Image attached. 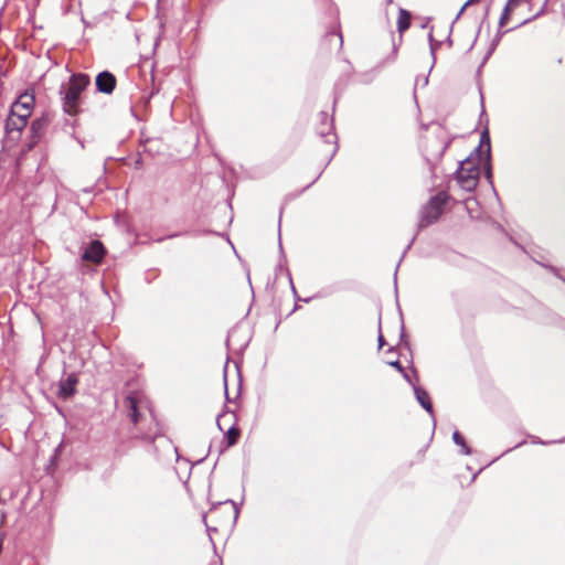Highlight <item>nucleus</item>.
Wrapping results in <instances>:
<instances>
[{
    "mask_svg": "<svg viewBox=\"0 0 565 565\" xmlns=\"http://www.w3.org/2000/svg\"><path fill=\"white\" fill-rule=\"evenodd\" d=\"M90 78L87 74L77 73L70 77L68 85H62L60 94L62 95L63 109L66 114L74 116L79 111L81 94L89 85Z\"/></svg>",
    "mask_w": 565,
    "mask_h": 565,
    "instance_id": "nucleus-1",
    "label": "nucleus"
},
{
    "mask_svg": "<svg viewBox=\"0 0 565 565\" xmlns=\"http://www.w3.org/2000/svg\"><path fill=\"white\" fill-rule=\"evenodd\" d=\"M448 196L445 192H439L431 196L419 212L418 228L422 230L438 221L444 212Z\"/></svg>",
    "mask_w": 565,
    "mask_h": 565,
    "instance_id": "nucleus-2",
    "label": "nucleus"
},
{
    "mask_svg": "<svg viewBox=\"0 0 565 565\" xmlns=\"http://www.w3.org/2000/svg\"><path fill=\"white\" fill-rule=\"evenodd\" d=\"M479 174L480 169L478 164L469 157L460 162L456 171V179L462 190L471 192L478 185Z\"/></svg>",
    "mask_w": 565,
    "mask_h": 565,
    "instance_id": "nucleus-3",
    "label": "nucleus"
},
{
    "mask_svg": "<svg viewBox=\"0 0 565 565\" xmlns=\"http://www.w3.org/2000/svg\"><path fill=\"white\" fill-rule=\"evenodd\" d=\"M448 147L447 142L439 140L438 138L428 139L425 148V159L433 170V163L438 162Z\"/></svg>",
    "mask_w": 565,
    "mask_h": 565,
    "instance_id": "nucleus-4",
    "label": "nucleus"
},
{
    "mask_svg": "<svg viewBox=\"0 0 565 565\" xmlns=\"http://www.w3.org/2000/svg\"><path fill=\"white\" fill-rule=\"evenodd\" d=\"M106 255V248L100 241H92L83 247L82 259L93 264H100Z\"/></svg>",
    "mask_w": 565,
    "mask_h": 565,
    "instance_id": "nucleus-5",
    "label": "nucleus"
},
{
    "mask_svg": "<svg viewBox=\"0 0 565 565\" xmlns=\"http://www.w3.org/2000/svg\"><path fill=\"white\" fill-rule=\"evenodd\" d=\"M333 119L329 117L328 113L321 111L319 114V124L317 126V134L324 139L327 143H335L337 136L333 132Z\"/></svg>",
    "mask_w": 565,
    "mask_h": 565,
    "instance_id": "nucleus-6",
    "label": "nucleus"
},
{
    "mask_svg": "<svg viewBox=\"0 0 565 565\" xmlns=\"http://www.w3.org/2000/svg\"><path fill=\"white\" fill-rule=\"evenodd\" d=\"M117 79L115 75L108 71L100 72L95 79L96 89L99 93L110 95L116 88Z\"/></svg>",
    "mask_w": 565,
    "mask_h": 565,
    "instance_id": "nucleus-7",
    "label": "nucleus"
},
{
    "mask_svg": "<svg viewBox=\"0 0 565 565\" xmlns=\"http://www.w3.org/2000/svg\"><path fill=\"white\" fill-rule=\"evenodd\" d=\"M77 383L78 376L76 373H71L65 379H62L58 383V397L63 399L72 397L76 392Z\"/></svg>",
    "mask_w": 565,
    "mask_h": 565,
    "instance_id": "nucleus-8",
    "label": "nucleus"
},
{
    "mask_svg": "<svg viewBox=\"0 0 565 565\" xmlns=\"http://www.w3.org/2000/svg\"><path fill=\"white\" fill-rule=\"evenodd\" d=\"M34 105V96L29 93L20 95L17 102L11 106L12 113L23 114L28 117L31 116Z\"/></svg>",
    "mask_w": 565,
    "mask_h": 565,
    "instance_id": "nucleus-9",
    "label": "nucleus"
},
{
    "mask_svg": "<svg viewBox=\"0 0 565 565\" xmlns=\"http://www.w3.org/2000/svg\"><path fill=\"white\" fill-rule=\"evenodd\" d=\"M28 119V116L19 113H12V110H10V115L6 122V129L8 131H21L26 126Z\"/></svg>",
    "mask_w": 565,
    "mask_h": 565,
    "instance_id": "nucleus-10",
    "label": "nucleus"
},
{
    "mask_svg": "<svg viewBox=\"0 0 565 565\" xmlns=\"http://www.w3.org/2000/svg\"><path fill=\"white\" fill-rule=\"evenodd\" d=\"M476 152H478V161L482 160V157L486 156V159L489 161L491 158V143L490 136L488 129H484L480 136L479 146L476 148Z\"/></svg>",
    "mask_w": 565,
    "mask_h": 565,
    "instance_id": "nucleus-11",
    "label": "nucleus"
},
{
    "mask_svg": "<svg viewBox=\"0 0 565 565\" xmlns=\"http://www.w3.org/2000/svg\"><path fill=\"white\" fill-rule=\"evenodd\" d=\"M413 388H414V393H415L417 402L420 404V406L427 413H429L433 416L434 415L433 404H431L428 392L418 385H413Z\"/></svg>",
    "mask_w": 565,
    "mask_h": 565,
    "instance_id": "nucleus-12",
    "label": "nucleus"
},
{
    "mask_svg": "<svg viewBox=\"0 0 565 565\" xmlns=\"http://www.w3.org/2000/svg\"><path fill=\"white\" fill-rule=\"evenodd\" d=\"M125 406L127 408V415L134 424L139 422L140 413L138 409V399L135 394H129L125 398Z\"/></svg>",
    "mask_w": 565,
    "mask_h": 565,
    "instance_id": "nucleus-13",
    "label": "nucleus"
},
{
    "mask_svg": "<svg viewBox=\"0 0 565 565\" xmlns=\"http://www.w3.org/2000/svg\"><path fill=\"white\" fill-rule=\"evenodd\" d=\"M411 25V13L405 9H399L397 19V30L403 33Z\"/></svg>",
    "mask_w": 565,
    "mask_h": 565,
    "instance_id": "nucleus-14",
    "label": "nucleus"
},
{
    "mask_svg": "<svg viewBox=\"0 0 565 565\" xmlns=\"http://www.w3.org/2000/svg\"><path fill=\"white\" fill-rule=\"evenodd\" d=\"M47 124L49 121L44 117L33 120L31 125V131L33 137L39 138L46 128Z\"/></svg>",
    "mask_w": 565,
    "mask_h": 565,
    "instance_id": "nucleus-15",
    "label": "nucleus"
},
{
    "mask_svg": "<svg viewBox=\"0 0 565 565\" xmlns=\"http://www.w3.org/2000/svg\"><path fill=\"white\" fill-rule=\"evenodd\" d=\"M452 440L456 445L460 446L461 447V452L463 455H470L471 454V450L470 448L467 446L463 437L460 435V433L458 430H455L454 434H452Z\"/></svg>",
    "mask_w": 565,
    "mask_h": 565,
    "instance_id": "nucleus-16",
    "label": "nucleus"
},
{
    "mask_svg": "<svg viewBox=\"0 0 565 565\" xmlns=\"http://www.w3.org/2000/svg\"><path fill=\"white\" fill-rule=\"evenodd\" d=\"M226 439H227V446H233L237 443V439L239 437V430L238 428L234 427V426H231L226 434Z\"/></svg>",
    "mask_w": 565,
    "mask_h": 565,
    "instance_id": "nucleus-17",
    "label": "nucleus"
},
{
    "mask_svg": "<svg viewBox=\"0 0 565 565\" xmlns=\"http://www.w3.org/2000/svg\"><path fill=\"white\" fill-rule=\"evenodd\" d=\"M156 18L159 20L160 28L163 29L167 22V18L161 8V0H157Z\"/></svg>",
    "mask_w": 565,
    "mask_h": 565,
    "instance_id": "nucleus-18",
    "label": "nucleus"
},
{
    "mask_svg": "<svg viewBox=\"0 0 565 565\" xmlns=\"http://www.w3.org/2000/svg\"><path fill=\"white\" fill-rule=\"evenodd\" d=\"M428 40H429V44H430V53L433 56V63H435V60H436L435 53H436L437 46H439L441 44V42H435L431 32L428 35Z\"/></svg>",
    "mask_w": 565,
    "mask_h": 565,
    "instance_id": "nucleus-19",
    "label": "nucleus"
},
{
    "mask_svg": "<svg viewBox=\"0 0 565 565\" xmlns=\"http://www.w3.org/2000/svg\"><path fill=\"white\" fill-rule=\"evenodd\" d=\"M479 163H483L484 164L486 177H487L488 180H490L492 178L490 160L488 161L486 159V156H483L482 160L479 161Z\"/></svg>",
    "mask_w": 565,
    "mask_h": 565,
    "instance_id": "nucleus-20",
    "label": "nucleus"
},
{
    "mask_svg": "<svg viewBox=\"0 0 565 565\" xmlns=\"http://www.w3.org/2000/svg\"><path fill=\"white\" fill-rule=\"evenodd\" d=\"M510 10L511 9H509V6L504 7L503 12H502V14L500 17V20H499V25L500 26H504L507 24Z\"/></svg>",
    "mask_w": 565,
    "mask_h": 565,
    "instance_id": "nucleus-21",
    "label": "nucleus"
},
{
    "mask_svg": "<svg viewBox=\"0 0 565 565\" xmlns=\"http://www.w3.org/2000/svg\"><path fill=\"white\" fill-rule=\"evenodd\" d=\"M377 341H379V348H382L385 343L384 341V337L381 332V320L379 321V338H377Z\"/></svg>",
    "mask_w": 565,
    "mask_h": 565,
    "instance_id": "nucleus-22",
    "label": "nucleus"
},
{
    "mask_svg": "<svg viewBox=\"0 0 565 565\" xmlns=\"http://www.w3.org/2000/svg\"><path fill=\"white\" fill-rule=\"evenodd\" d=\"M391 365L393 367H395L396 370H398L399 372H404V367L402 366L399 361H394V362L391 363Z\"/></svg>",
    "mask_w": 565,
    "mask_h": 565,
    "instance_id": "nucleus-23",
    "label": "nucleus"
},
{
    "mask_svg": "<svg viewBox=\"0 0 565 565\" xmlns=\"http://www.w3.org/2000/svg\"><path fill=\"white\" fill-rule=\"evenodd\" d=\"M518 3H519V0H508L505 6H509V9H511L512 7L518 6Z\"/></svg>",
    "mask_w": 565,
    "mask_h": 565,
    "instance_id": "nucleus-24",
    "label": "nucleus"
},
{
    "mask_svg": "<svg viewBox=\"0 0 565 565\" xmlns=\"http://www.w3.org/2000/svg\"><path fill=\"white\" fill-rule=\"evenodd\" d=\"M403 373V376L404 379L413 386V385H416L415 383L412 382V379L411 376L404 371L402 372Z\"/></svg>",
    "mask_w": 565,
    "mask_h": 565,
    "instance_id": "nucleus-25",
    "label": "nucleus"
},
{
    "mask_svg": "<svg viewBox=\"0 0 565 565\" xmlns=\"http://www.w3.org/2000/svg\"><path fill=\"white\" fill-rule=\"evenodd\" d=\"M498 41H499L498 39L493 41V43L491 45V49L489 50L488 55L486 56V58L493 52Z\"/></svg>",
    "mask_w": 565,
    "mask_h": 565,
    "instance_id": "nucleus-26",
    "label": "nucleus"
},
{
    "mask_svg": "<svg viewBox=\"0 0 565 565\" xmlns=\"http://www.w3.org/2000/svg\"><path fill=\"white\" fill-rule=\"evenodd\" d=\"M476 1H477V0H468V1H467V2L461 7V11H465V9H466L468 6H470V4H472V3H475Z\"/></svg>",
    "mask_w": 565,
    "mask_h": 565,
    "instance_id": "nucleus-27",
    "label": "nucleus"
},
{
    "mask_svg": "<svg viewBox=\"0 0 565 565\" xmlns=\"http://www.w3.org/2000/svg\"><path fill=\"white\" fill-rule=\"evenodd\" d=\"M224 392H225V395L227 396V379H226V373L224 374Z\"/></svg>",
    "mask_w": 565,
    "mask_h": 565,
    "instance_id": "nucleus-28",
    "label": "nucleus"
},
{
    "mask_svg": "<svg viewBox=\"0 0 565 565\" xmlns=\"http://www.w3.org/2000/svg\"><path fill=\"white\" fill-rule=\"evenodd\" d=\"M221 417H222V416H218V417H217V419H216V424H217V427H218L221 430H223V427H222V425H221Z\"/></svg>",
    "mask_w": 565,
    "mask_h": 565,
    "instance_id": "nucleus-29",
    "label": "nucleus"
},
{
    "mask_svg": "<svg viewBox=\"0 0 565 565\" xmlns=\"http://www.w3.org/2000/svg\"><path fill=\"white\" fill-rule=\"evenodd\" d=\"M414 239H415V237H413V239H412V241H411V243L407 245V247H406V249H405V252H404V253H406V252L411 248V245L413 244ZM404 255H405V254H403V256H404Z\"/></svg>",
    "mask_w": 565,
    "mask_h": 565,
    "instance_id": "nucleus-30",
    "label": "nucleus"
},
{
    "mask_svg": "<svg viewBox=\"0 0 565 565\" xmlns=\"http://www.w3.org/2000/svg\"><path fill=\"white\" fill-rule=\"evenodd\" d=\"M462 12H463V11H461V10L458 12V14L456 15L455 21H457V20L460 18V15L462 14Z\"/></svg>",
    "mask_w": 565,
    "mask_h": 565,
    "instance_id": "nucleus-31",
    "label": "nucleus"
},
{
    "mask_svg": "<svg viewBox=\"0 0 565 565\" xmlns=\"http://www.w3.org/2000/svg\"><path fill=\"white\" fill-rule=\"evenodd\" d=\"M447 43L449 44V46H451V45H452V41H451L450 36H448V39H447Z\"/></svg>",
    "mask_w": 565,
    "mask_h": 565,
    "instance_id": "nucleus-32",
    "label": "nucleus"
},
{
    "mask_svg": "<svg viewBox=\"0 0 565 565\" xmlns=\"http://www.w3.org/2000/svg\"><path fill=\"white\" fill-rule=\"evenodd\" d=\"M401 329H402V338H403L405 335L404 334V323H402Z\"/></svg>",
    "mask_w": 565,
    "mask_h": 565,
    "instance_id": "nucleus-33",
    "label": "nucleus"
},
{
    "mask_svg": "<svg viewBox=\"0 0 565 565\" xmlns=\"http://www.w3.org/2000/svg\"><path fill=\"white\" fill-rule=\"evenodd\" d=\"M145 438L152 440V439H153V436H151V435H147V436H145Z\"/></svg>",
    "mask_w": 565,
    "mask_h": 565,
    "instance_id": "nucleus-34",
    "label": "nucleus"
},
{
    "mask_svg": "<svg viewBox=\"0 0 565 565\" xmlns=\"http://www.w3.org/2000/svg\"><path fill=\"white\" fill-rule=\"evenodd\" d=\"M339 41H340V45H342L343 40H342L341 34H339Z\"/></svg>",
    "mask_w": 565,
    "mask_h": 565,
    "instance_id": "nucleus-35",
    "label": "nucleus"
},
{
    "mask_svg": "<svg viewBox=\"0 0 565 565\" xmlns=\"http://www.w3.org/2000/svg\"><path fill=\"white\" fill-rule=\"evenodd\" d=\"M523 444H524V441L519 443L518 445H515V446H514V448L520 447V446H522Z\"/></svg>",
    "mask_w": 565,
    "mask_h": 565,
    "instance_id": "nucleus-36",
    "label": "nucleus"
},
{
    "mask_svg": "<svg viewBox=\"0 0 565 565\" xmlns=\"http://www.w3.org/2000/svg\"><path fill=\"white\" fill-rule=\"evenodd\" d=\"M561 279L565 280L564 276H561L559 274H556Z\"/></svg>",
    "mask_w": 565,
    "mask_h": 565,
    "instance_id": "nucleus-37",
    "label": "nucleus"
},
{
    "mask_svg": "<svg viewBox=\"0 0 565 565\" xmlns=\"http://www.w3.org/2000/svg\"><path fill=\"white\" fill-rule=\"evenodd\" d=\"M537 443L541 444V445H546L547 444L545 441H537Z\"/></svg>",
    "mask_w": 565,
    "mask_h": 565,
    "instance_id": "nucleus-38",
    "label": "nucleus"
},
{
    "mask_svg": "<svg viewBox=\"0 0 565 565\" xmlns=\"http://www.w3.org/2000/svg\"><path fill=\"white\" fill-rule=\"evenodd\" d=\"M237 514H238V511H237V509L235 508V518H237Z\"/></svg>",
    "mask_w": 565,
    "mask_h": 565,
    "instance_id": "nucleus-39",
    "label": "nucleus"
},
{
    "mask_svg": "<svg viewBox=\"0 0 565 565\" xmlns=\"http://www.w3.org/2000/svg\"><path fill=\"white\" fill-rule=\"evenodd\" d=\"M397 268H398V266L396 267V270H395V273H394V276H395V277L397 276Z\"/></svg>",
    "mask_w": 565,
    "mask_h": 565,
    "instance_id": "nucleus-40",
    "label": "nucleus"
}]
</instances>
